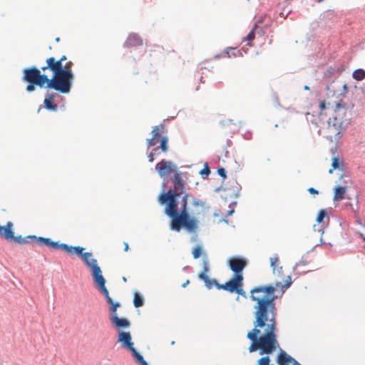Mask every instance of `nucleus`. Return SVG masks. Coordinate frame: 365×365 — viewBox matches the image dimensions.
<instances>
[{"label":"nucleus","mask_w":365,"mask_h":365,"mask_svg":"<svg viewBox=\"0 0 365 365\" xmlns=\"http://www.w3.org/2000/svg\"><path fill=\"white\" fill-rule=\"evenodd\" d=\"M279 365H300L294 359L291 357L284 351H281L277 356Z\"/></svg>","instance_id":"14"},{"label":"nucleus","mask_w":365,"mask_h":365,"mask_svg":"<svg viewBox=\"0 0 365 365\" xmlns=\"http://www.w3.org/2000/svg\"><path fill=\"white\" fill-rule=\"evenodd\" d=\"M325 219H327V220H329V216L327 215V212L326 211V210H321L319 213H318V215L317 217V222H319V223H321Z\"/></svg>","instance_id":"22"},{"label":"nucleus","mask_w":365,"mask_h":365,"mask_svg":"<svg viewBox=\"0 0 365 365\" xmlns=\"http://www.w3.org/2000/svg\"><path fill=\"white\" fill-rule=\"evenodd\" d=\"M0 237L16 244H25L26 238L21 235L15 236L13 230H0Z\"/></svg>","instance_id":"13"},{"label":"nucleus","mask_w":365,"mask_h":365,"mask_svg":"<svg viewBox=\"0 0 365 365\" xmlns=\"http://www.w3.org/2000/svg\"><path fill=\"white\" fill-rule=\"evenodd\" d=\"M270 265L272 268L273 274H276V272L277 270V267L279 266V259L277 256H274L270 258Z\"/></svg>","instance_id":"18"},{"label":"nucleus","mask_w":365,"mask_h":365,"mask_svg":"<svg viewBox=\"0 0 365 365\" xmlns=\"http://www.w3.org/2000/svg\"><path fill=\"white\" fill-rule=\"evenodd\" d=\"M160 143V144L158 149L160 148L163 153H167L168 151V136H162Z\"/></svg>","instance_id":"20"},{"label":"nucleus","mask_w":365,"mask_h":365,"mask_svg":"<svg viewBox=\"0 0 365 365\" xmlns=\"http://www.w3.org/2000/svg\"><path fill=\"white\" fill-rule=\"evenodd\" d=\"M206 287L208 289H211L213 286H215L218 289V286L220 285L215 279H210L205 282Z\"/></svg>","instance_id":"25"},{"label":"nucleus","mask_w":365,"mask_h":365,"mask_svg":"<svg viewBox=\"0 0 365 365\" xmlns=\"http://www.w3.org/2000/svg\"><path fill=\"white\" fill-rule=\"evenodd\" d=\"M26 243L28 239H36L39 243L50 247L53 250H61L62 251L72 255L81 257L85 264L90 269L93 282L98 286L99 290L105 296L106 301L111 303L112 299L109 296V292L106 287V279L102 274L101 267L98 264L96 259L93 258L91 252H83L84 248L80 246H71L67 244L54 242L51 238L36 237L34 235H28L25 237Z\"/></svg>","instance_id":"4"},{"label":"nucleus","mask_w":365,"mask_h":365,"mask_svg":"<svg viewBox=\"0 0 365 365\" xmlns=\"http://www.w3.org/2000/svg\"><path fill=\"white\" fill-rule=\"evenodd\" d=\"M202 254V248L200 245H197L192 250V255L194 259L199 258Z\"/></svg>","instance_id":"23"},{"label":"nucleus","mask_w":365,"mask_h":365,"mask_svg":"<svg viewBox=\"0 0 365 365\" xmlns=\"http://www.w3.org/2000/svg\"><path fill=\"white\" fill-rule=\"evenodd\" d=\"M67 59L66 56H62L59 59L51 56L46 59V66L41 68L42 71L49 69L53 74L48 78L45 73L36 67L24 69L23 80L29 84L26 86L28 92L35 90V86L40 88H51L61 93H68L71 89L74 76L72 71L73 62L67 61L64 65L63 62Z\"/></svg>","instance_id":"3"},{"label":"nucleus","mask_w":365,"mask_h":365,"mask_svg":"<svg viewBox=\"0 0 365 365\" xmlns=\"http://www.w3.org/2000/svg\"><path fill=\"white\" fill-rule=\"evenodd\" d=\"M269 357L268 356H263L257 361V365H269Z\"/></svg>","instance_id":"26"},{"label":"nucleus","mask_w":365,"mask_h":365,"mask_svg":"<svg viewBox=\"0 0 365 365\" xmlns=\"http://www.w3.org/2000/svg\"><path fill=\"white\" fill-rule=\"evenodd\" d=\"M143 44L142 39L135 34H130L128 37L127 40L125 42V46L126 47H133L138 46Z\"/></svg>","instance_id":"15"},{"label":"nucleus","mask_w":365,"mask_h":365,"mask_svg":"<svg viewBox=\"0 0 365 365\" xmlns=\"http://www.w3.org/2000/svg\"><path fill=\"white\" fill-rule=\"evenodd\" d=\"M351 183L352 181L348 176L342 175L338 185L334 188L333 200L340 202L344 199L350 200L351 197L346 195V192Z\"/></svg>","instance_id":"7"},{"label":"nucleus","mask_w":365,"mask_h":365,"mask_svg":"<svg viewBox=\"0 0 365 365\" xmlns=\"http://www.w3.org/2000/svg\"><path fill=\"white\" fill-rule=\"evenodd\" d=\"M143 297L138 294V292H135L134 294V299H133V304L135 307H140L143 305Z\"/></svg>","instance_id":"21"},{"label":"nucleus","mask_w":365,"mask_h":365,"mask_svg":"<svg viewBox=\"0 0 365 365\" xmlns=\"http://www.w3.org/2000/svg\"><path fill=\"white\" fill-rule=\"evenodd\" d=\"M320 114L328 109L330 115L328 120V132L331 140H338L343 130L350 124L354 103L352 101H328L319 103Z\"/></svg>","instance_id":"5"},{"label":"nucleus","mask_w":365,"mask_h":365,"mask_svg":"<svg viewBox=\"0 0 365 365\" xmlns=\"http://www.w3.org/2000/svg\"><path fill=\"white\" fill-rule=\"evenodd\" d=\"M148 160L150 163L153 162L154 160V155H153V153H149L148 156Z\"/></svg>","instance_id":"36"},{"label":"nucleus","mask_w":365,"mask_h":365,"mask_svg":"<svg viewBox=\"0 0 365 365\" xmlns=\"http://www.w3.org/2000/svg\"><path fill=\"white\" fill-rule=\"evenodd\" d=\"M217 173L223 178H226V170L223 168H219Z\"/></svg>","instance_id":"31"},{"label":"nucleus","mask_w":365,"mask_h":365,"mask_svg":"<svg viewBox=\"0 0 365 365\" xmlns=\"http://www.w3.org/2000/svg\"><path fill=\"white\" fill-rule=\"evenodd\" d=\"M107 302L110 305V311L113 312V314L110 317L111 322L118 329L128 328L130 327V322L124 318H119L116 314L117 308L120 306V303L114 302L112 300V302L110 303L107 301Z\"/></svg>","instance_id":"9"},{"label":"nucleus","mask_w":365,"mask_h":365,"mask_svg":"<svg viewBox=\"0 0 365 365\" xmlns=\"http://www.w3.org/2000/svg\"><path fill=\"white\" fill-rule=\"evenodd\" d=\"M125 248L124 250L127 252L129 249L128 244L127 242H124Z\"/></svg>","instance_id":"38"},{"label":"nucleus","mask_w":365,"mask_h":365,"mask_svg":"<svg viewBox=\"0 0 365 365\" xmlns=\"http://www.w3.org/2000/svg\"><path fill=\"white\" fill-rule=\"evenodd\" d=\"M234 212L233 210L229 211V214L231 215Z\"/></svg>","instance_id":"41"},{"label":"nucleus","mask_w":365,"mask_h":365,"mask_svg":"<svg viewBox=\"0 0 365 365\" xmlns=\"http://www.w3.org/2000/svg\"><path fill=\"white\" fill-rule=\"evenodd\" d=\"M327 89L334 98L331 101H344L349 91L347 85L340 81H334Z\"/></svg>","instance_id":"8"},{"label":"nucleus","mask_w":365,"mask_h":365,"mask_svg":"<svg viewBox=\"0 0 365 365\" xmlns=\"http://www.w3.org/2000/svg\"><path fill=\"white\" fill-rule=\"evenodd\" d=\"M208 272H205V271H202L200 274H199V278L202 280L204 281V282L205 281H208V276L207 274Z\"/></svg>","instance_id":"29"},{"label":"nucleus","mask_w":365,"mask_h":365,"mask_svg":"<svg viewBox=\"0 0 365 365\" xmlns=\"http://www.w3.org/2000/svg\"><path fill=\"white\" fill-rule=\"evenodd\" d=\"M323 0H317L318 2H321Z\"/></svg>","instance_id":"45"},{"label":"nucleus","mask_w":365,"mask_h":365,"mask_svg":"<svg viewBox=\"0 0 365 365\" xmlns=\"http://www.w3.org/2000/svg\"><path fill=\"white\" fill-rule=\"evenodd\" d=\"M118 341L121 344L123 348L128 349L132 353L138 364L140 365H148L143 356L134 348V344L132 341V337L129 331H120L118 334Z\"/></svg>","instance_id":"6"},{"label":"nucleus","mask_w":365,"mask_h":365,"mask_svg":"<svg viewBox=\"0 0 365 365\" xmlns=\"http://www.w3.org/2000/svg\"><path fill=\"white\" fill-rule=\"evenodd\" d=\"M332 168L329 170V173H332L333 170L339 168V160L336 157H334L332 158L331 163Z\"/></svg>","instance_id":"24"},{"label":"nucleus","mask_w":365,"mask_h":365,"mask_svg":"<svg viewBox=\"0 0 365 365\" xmlns=\"http://www.w3.org/2000/svg\"><path fill=\"white\" fill-rule=\"evenodd\" d=\"M352 77L356 81H362L365 78V71L362 68H358L353 72Z\"/></svg>","instance_id":"17"},{"label":"nucleus","mask_w":365,"mask_h":365,"mask_svg":"<svg viewBox=\"0 0 365 365\" xmlns=\"http://www.w3.org/2000/svg\"><path fill=\"white\" fill-rule=\"evenodd\" d=\"M203 271L208 272L209 271V262L207 259H204L202 262Z\"/></svg>","instance_id":"30"},{"label":"nucleus","mask_w":365,"mask_h":365,"mask_svg":"<svg viewBox=\"0 0 365 365\" xmlns=\"http://www.w3.org/2000/svg\"><path fill=\"white\" fill-rule=\"evenodd\" d=\"M319 231H322V235L324 233V231L323 230H319Z\"/></svg>","instance_id":"42"},{"label":"nucleus","mask_w":365,"mask_h":365,"mask_svg":"<svg viewBox=\"0 0 365 365\" xmlns=\"http://www.w3.org/2000/svg\"><path fill=\"white\" fill-rule=\"evenodd\" d=\"M210 173V169L208 167H206L205 168H203L201 171H200V173L201 174H206V175H209Z\"/></svg>","instance_id":"33"},{"label":"nucleus","mask_w":365,"mask_h":365,"mask_svg":"<svg viewBox=\"0 0 365 365\" xmlns=\"http://www.w3.org/2000/svg\"><path fill=\"white\" fill-rule=\"evenodd\" d=\"M257 27V24L255 25L254 28L250 31L246 38L243 40L244 41H247V45L249 46H252V42L255 38V30Z\"/></svg>","instance_id":"19"},{"label":"nucleus","mask_w":365,"mask_h":365,"mask_svg":"<svg viewBox=\"0 0 365 365\" xmlns=\"http://www.w3.org/2000/svg\"><path fill=\"white\" fill-rule=\"evenodd\" d=\"M192 205L195 207H200L204 208L205 207V202L198 199H194L192 200Z\"/></svg>","instance_id":"27"},{"label":"nucleus","mask_w":365,"mask_h":365,"mask_svg":"<svg viewBox=\"0 0 365 365\" xmlns=\"http://www.w3.org/2000/svg\"><path fill=\"white\" fill-rule=\"evenodd\" d=\"M226 54L228 57H231L232 56H236V49L233 48H228L225 51Z\"/></svg>","instance_id":"28"},{"label":"nucleus","mask_w":365,"mask_h":365,"mask_svg":"<svg viewBox=\"0 0 365 365\" xmlns=\"http://www.w3.org/2000/svg\"><path fill=\"white\" fill-rule=\"evenodd\" d=\"M155 170L161 178L174 173L170 179L173 187L158 197L159 203L165 205V214L170 219L171 228H197L200 221L197 214L189 211V194L185 190L182 173L173 163L165 160L157 163Z\"/></svg>","instance_id":"2"},{"label":"nucleus","mask_w":365,"mask_h":365,"mask_svg":"<svg viewBox=\"0 0 365 365\" xmlns=\"http://www.w3.org/2000/svg\"><path fill=\"white\" fill-rule=\"evenodd\" d=\"M13 223L11 222H8L6 225L1 226L0 225V228H12Z\"/></svg>","instance_id":"35"},{"label":"nucleus","mask_w":365,"mask_h":365,"mask_svg":"<svg viewBox=\"0 0 365 365\" xmlns=\"http://www.w3.org/2000/svg\"><path fill=\"white\" fill-rule=\"evenodd\" d=\"M308 191L312 195H317L319 193L318 190H315L314 187H309Z\"/></svg>","instance_id":"34"},{"label":"nucleus","mask_w":365,"mask_h":365,"mask_svg":"<svg viewBox=\"0 0 365 365\" xmlns=\"http://www.w3.org/2000/svg\"><path fill=\"white\" fill-rule=\"evenodd\" d=\"M158 150V148H153L150 153H153V155L155 156L157 154Z\"/></svg>","instance_id":"37"},{"label":"nucleus","mask_w":365,"mask_h":365,"mask_svg":"<svg viewBox=\"0 0 365 365\" xmlns=\"http://www.w3.org/2000/svg\"><path fill=\"white\" fill-rule=\"evenodd\" d=\"M304 90L309 91V87L308 86H304Z\"/></svg>","instance_id":"40"},{"label":"nucleus","mask_w":365,"mask_h":365,"mask_svg":"<svg viewBox=\"0 0 365 365\" xmlns=\"http://www.w3.org/2000/svg\"><path fill=\"white\" fill-rule=\"evenodd\" d=\"M56 41H59V38H56Z\"/></svg>","instance_id":"44"},{"label":"nucleus","mask_w":365,"mask_h":365,"mask_svg":"<svg viewBox=\"0 0 365 365\" xmlns=\"http://www.w3.org/2000/svg\"><path fill=\"white\" fill-rule=\"evenodd\" d=\"M190 283V281L189 280H187L183 284H182V287H185L188 284Z\"/></svg>","instance_id":"39"},{"label":"nucleus","mask_w":365,"mask_h":365,"mask_svg":"<svg viewBox=\"0 0 365 365\" xmlns=\"http://www.w3.org/2000/svg\"><path fill=\"white\" fill-rule=\"evenodd\" d=\"M235 292H236L243 297H245V292L242 289V287H238V288L237 289V290H235Z\"/></svg>","instance_id":"32"},{"label":"nucleus","mask_w":365,"mask_h":365,"mask_svg":"<svg viewBox=\"0 0 365 365\" xmlns=\"http://www.w3.org/2000/svg\"><path fill=\"white\" fill-rule=\"evenodd\" d=\"M228 264L235 275L242 276V271L247 265V261L243 257H233L228 259Z\"/></svg>","instance_id":"10"},{"label":"nucleus","mask_w":365,"mask_h":365,"mask_svg":"<svg viewBox=\"0 0 365 365\" xmlns=\"http://www.w3.org/2000/svg\"><path fill=\"white\" fill-rule=\"evenodd\" d=\"M54 97L55 95L52 93L46 95L43 101V104L47 110L53 111H56L57 110L58 106L53 102Z\"/></svg>","instance_id":"16"},{"label":"nucleus","mask_w":365,"mask_h":365,"mask_svg":"<svg viewBox=\"0 0 365 365\" xmlns=\"http://www.w3.org/2000/svg\"><path fill=\"white\" fill-rule=\"evenodd\" d=\"M243 276L234 275L233 278L224 284L218 286V289L227 290L230 292H235L238 287H242Z\"/></svg>","instance_id":"12"},{"label":"nucleus","mask_w":365,"mask_h":365,"mask_svg":"<svg viewBox=\"0 0 365 365\" xmlns=\"http://www.w3.org/2000/svg\"><path fill=\"white\" fill-rule=\"evenodd\" d=\"M188 231H195V230H192V229H190V230H187Z\"/></svg>","instance_id":"43"},{"label":"nucleus","mask_w":365,"mask_h":365,"mask_svg":"<svg viewBox=\"0 0 365 365\" xmlns=\"http://www.w3.org/2000/svg\"><path fill=\"white\" fill-rule=\"evenodd\" d=\"M280 281L274 285H262L250 290V299L253 304V329L247 337L252 341L249 347L250 353L260 349V354H272L278 346L277 309L275 303V292L280 288L284 292L292 282L289 275L284 274L282 266L277 267L276 274Z\"/></svg>","instance_id":"1"},{"label":"nucleus","mask_w":365,"mask_h":365,"mask_svg":"<svg viewBox=\"0 0 365 365\" xmlns=\"http://www.w3.org/2000/svg\"><path fill=\"white\" fill-rule=\"evenodd\" d=\"M166 128L163 124L156 125L152 130V138L147 139V145L148 148L155 145L158 141H160L162 136H167Z\"/></svg>","instance_id":"11"},{"label":"nucleus","mask_w":365,"mask_h":365,"mask_svg":"<svg viewBox=\"0 0 365 365\" xmlns=\"http://www.w3.org/2000/svg\"><path fill=\"white\" fill-rule=\"evenodd\" d=\"M364 240L365 241V236L364 237Z\"/></svg>","instance_id":"46"}]
</instances>
